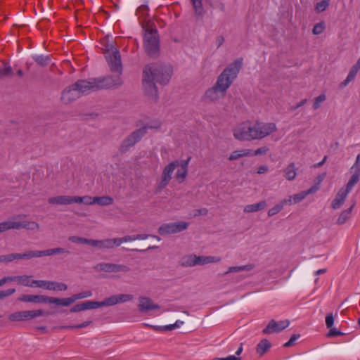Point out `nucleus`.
<instances>
[{"label":"nucleus","instance_id":"nucleus-10","mask_svg":"<svg viewBox=\"0 0 360 360\" xmlns=\"http://www.w3.org/2000/svg\"><path fill=\"white\" fill-rule=\"evenodd\" d=\"M44 314V312L42 309L20 311L10 314L8 319L12 322L28 321L43 316Z\"/></svg>","mask_w":360,"mask_h":360},{"label":"nucleus","instance_id":"nucleus-16","mask_svg":"<svg viewBox=\"0 0 360 360\" xmlns=\"http://www.w3.org/2000/svg\"><path fill=\"white\" fill-rule=\"evenodd\" d=\"M148 237H153L156 238L158 240H160V237L153 236V235H148V234H137V235H128L122 238H112V246L118 247L123 243L131 242L136 240H146Z\"/></svg>","mask_w":360,"mask_h":360},{"label":"nucleus","instance_id":"nucleus-50","mask_svg":"<svg viewBox=\"0 0 360 360\" xmlns=\"http://www.w3.org/2000/svg\"><path fill=\"white\" fill-rule=\"evenodd\" d=\"M13 75V70L11 66L4 65L1 68H0V77H11Z\"/></svg>","mask_w":360,"mask_h":360},{"label":"nucleus","instance_id":"nucleus-49","mask_svg":"<svg viewBox=\"0 0 360 360\" xmlns=\"http://www.w3.org/2000/svg\"><path fill=\"white\" fill-rule=\"evenodd\" d=\"M92 321H84L80 324H78V325H75V326H60V328L61 329H78V328H85V327H87L88 326H89L90 324H91Z\"/></svg>","mask_w":360,"mask_h":360},{"label":"nucleus","instance_id":"nucleus-36","mask_svg":"<svg viewBox=\"0 0 360 360\" xmlns=\"http://www.w3.org/2000/svg\"><path fill=\"white\" fill-rule=\"evenodd\" d=\"M289 202H291L290 200H284L283 199L278 204H277L276 205H275L274 207L271 208L269 210L268 215L269 217H272V216L276 214L277 213H278L279 212H281L282 210L284 205H286V203H289Z\"/></svg>","mask_w":360,"mask_h":360},{"label":"nucleus","instance_id":"nucleus-34","mask_svg":"<svg viewBox=\"0 0 360 360\" xmlns=\"http://www.w3.org/2000/svg\"><path fill=\"white\" fill-rule=\"evenodd\" d=\"M271 346V345L268 340L263 339L257 345V347H256L257 353L259 356H262L270 349Z\"/></svg>","mask_w":360,"mask_h":360},{"label":"nucleus","instance_id":"nucleus-55","mask_svg":"<svg viewBox=\"0 0 360 360\" xmlns=\"http://www.w3.org/2000/svg\"><path fill=\"white\" fill-rule=\"evenodd\" d=\"M15 288H10L6 290H0V300L4 299L15 293Z\"/></svg>","mask_w":360,"mask_h":360},{"label":"nucleus","instance_id":"nucleus-42","mask_svg":"<svg viewBox=\"0 0 360 360\" xmlns=\"http://www.w3.org/2000/svg\"><path fill=\"white\" fill-rule=\"evenodd\" d=\"M117 304V300L116 295H112L104 300L101 302V306L103 307H111Z\"/></svg>","mask_w":360,"mask_h":360},{"label":"nucleus","instance_id":"nucleus-58","mask_svg":"<svg viewBox=\"0 0 360 360\" xmlns=\"http://www.w3.org/2000/svg\"><path fill=\"white\" fill-rule=\"evenodd\" d=\"M82 311H84L82 303L77 304L70 309V311L72 313L79 312Z\"/></svg>","mask_w":360,"mask_h":360},{"label":"nucleus","instance_id":"nucleus-54","mask_svg":"<svg viewBox=\"0 0 360 360\" xmlns=\"http://www.w3.org/2000/svg\"><path fill=\"white\" fill-rule=\"evenodd\" d=\"M269 151V148L267 146H262L255 151L252 150L251 156L266 155Z\"/></svg>","mask_w":360,"mask_h":360},{"label":"nucleus","instance_id":"nucleus-7","mask_svg":"<svg viewBox=\"0 0 360 360\" xmlns=\"http://www.w3.org/2000/svg\"><path fill=\"white\" fill-rule=\"evenodd\" d=\"M144 49L150 56H155L159 52V37L156 30H147L144 35Z\"/></svg>","mask_w":360,"mask_h":360},{"label":"nucleus","instance_id":"nucleus-27","mask_svg":"<svg viewBox=\"0 0 360 360\" xmlns=\"http://www.w3.org/2000/svg\"><path fill=\"white\" fill-rule=\"evenodd\" d=\"M283 176L288 181H293L297 176V167L295 162L289 163L283 169Z\"/></svg>","mask_w":360,"mask_h":360},{"label":"nucleus","instance_id":"nucleus-56","mask_svg":"<svg viewBox=\"0 0 360 360\" xmlns=\"http://www.w3.org/2000/svg\"><path fill=\"white\" fill-rule=\"evenodd\" d=\"M351 169L354 170L355 173L360 174V154L357 155L355 163L352 167Z\"/></svg>","mask_w":360,"mask_h":360},{"label":"nucleus","instance_id":"nucleus-59","mask_svg":"<svg viewBox=\"0 0 360 360\" xmlns=\"http://www.w3.org/2000/svg\"><path fill=\"white\" fill-rule=\"evenodd\" d=\"M300 338V335H293L291 336L290 340L284 344V347H289L292 346L295 341L297 340Z\"/></svg>","mask_w":360,"mask_h":360},{"label":"nucleus","instance_id":"nucleus-26","mask_svg":"<svg viewBox=\"0 0 360 360\" xmlns=\"http://www.w3.org/2000/svg\"><path fill=\"white\" fill-rule=\"evenodd\" d=\"M179 264L184 267H193L198 266L197 255L189 254L183 256L179 260Z\"/></svg>","mask_w":360,"mask_h":360},{"label":"nucleus","instance_id":"nucleus-8","mask_svg":"<svg viewBox=\"0 0 360 360\" xmlns=\"http://www.w3.org/2000/svg\"><path fill=\"white\" fill-rule=\"evenodd\" d=\"M189 223L186 221H177L164 224L158 229L160 235H170L181 232L188 229Z\"/></svg>","mask_w":360,"mask_h":360},{"label":"nucleus","instance_id":"nucleus-39","mask_svg":"<svg viewBox=\"0 0 360 360\" xmlns=\"http://www.w3.org/2000/svg\"><path fill=\"white\" fill-rule=\"evenodd\" d=\"M113 203V198L110 196L94 197V204L107 206Z\"/></svg>","mask_w":360,"mask_h":360},{"label":"nucleus","instance_id":"nucleus-23","mask_svg":"<svg viewBox=\"0 0 360 360\" xmlns=\"http://www.w3.org/2000/svg\"><path fill=\"white\" fill-rule=\"evenodd\" d=\"M86 244L98 249L113 248L112 238H107L104 240L87 239Z\"/></svg>","mask_w":360,"mask_h":360},{"label":"nucleus","instance_id":"nucleus-62","mask_svg":"<svg viewBox=\"0 0 360 360\" xmlns=\"http://www.w3.org/2000/svg\"><path fill=\"white\" fill-rule=\"evenodd\" d=\"M342 333L337 330L336 328H331L330 329L327 336L328 337H334V336H338V335H341Z\"/></svg>","mask_w":360,"mask_h":360},{"label":"nucleus","instance_id":"nucleus-31","mask_svg":"<svg viewBox=\"0 0 360 360\" xmlns=\"http://www.w3.org/2000/svg\"><path fill=\"white\" fill-rule=\"evenodd\" d=\"M252 150L250 149H241L238 150L233 151L229 157V160L230 161L236 160L240 158L251 156Z\"/></svg>","mask_w":360,"mask_h":360},{"label":"nucleus","instance_id":"nucleus-14","mask_svg":"<svg viewBox=\"0 0 360 360\" xmlns=\"http://www.w3.org/2000/svg\"><path fill=\"white\" fill-rule=\"evenodd\" d=\"M32 276L28 275L4 276L0 280V286L4 285L7 282H16L23 286L33 287L34 280H32Z\"/></svg>","mask_w":360,"mask_h":360},{"label":"nucleus","instance_id":"nucleus-20","mask_svg":"<svg viewBox=\"0 0 360 360\" xmlns=\"http://www.w3.org/2000/svg\"><path fill=\"white\" fill-rule=\"evenodd\" d=\"M191 158L187 160L182 161L178 160V169L175 174L174 178L179 183H182L188 175V166L190 162Z\"/></svg>","mask_w":360,"mask_h":360},{"label":"nucleus","instance_id":"nucleus-41","mask_svg":"<svg viewBox=\"0 0 360 360\" xmlns=\"http://www.w3.org/2000/svg\"><path fill=\"white\" fill-rule=\"evenodd\" d=\"M359 174L354 172L345 189L348 191V192H350L354 186L359 181Z\"/></svg>","mask_w":360,"mask_h":360},{"label":"nucleus","instance_id":"nucleus-4","mask_svg":"<svg viewBox=\"0 0 360 360\" xmlns=\"http://www.w3.org/2000/svg\"><path fill=\"white\" fill-rule=\"evenodd\" d=\"M243 66V58H239L230 63L217 77L215 84L226 92L236 79Z\"/></svg>","mask_w":360,"mask_h":360},{"label":"nucleus","instance_id":"nucleus-57","mask_svg":"<svg viewBox=\"0 0 360 360\" xmlns=\"http://www.w3.org/2000/svg\"><path fill=\"white\" fill-rule=\"evenodd\" d=\"M334 323V318L332 314H328L326 317V325L327 328H330Z\"/></svg>","mask_w":360,"mask_h":360},{"label":"nucleus","instance_id":"nucleus-1","mask_svg":"<svg viewBox=\"0 0 360 360\" xmlns=\"http://www.w3.org/2000/svg\"><path fill=\"white\" fill-rule=\"evenodd\" d=\"M173 74L169 64H154L146 66L143 72V86L145 93L156 100L158 89L155 83L165 85L169 83Z\"/></svg>","mask_w":360,"mask_h":360},{"label":"nucleus","instance_id":"nucleus-60","mask_svg":"<svg viewBox=\"0 0 360 360\" xmlns=\"http://www.w3.org/2000/svg\"><path fill=\"white\" fill-rule=\"evenodd\" d=\"M207 213H208V210L205 207H203V208L195 210L194 212V216L195 217H198V216H200V215L205 216V215H207Z\"/></svg>","mask_w":360,"mask_h":360},{"label":"nucleus","instance_id":"nucleus-22","mask_svg":"<svg viewBox=\"0 0 360 360\" xmlns=\"http://www.w3.org/2000/svg\"><path fill=\"white\" fill-rule=\"evenodd\" d=\"M349 193V192H348V191H346L345 188H341L338 191L333 200L332 201L331 207L334 210L340 209L344 204Z\"/></svg>","mask_w":360,"mask_h":360},{"label":"nucleus","instance_id":"nucleus-53","mask_svg":"<svg viewBox=\"0 0 360 360\" xmlns=\"http://www.w3.org/2000/svg\"><path fill=\"white\" fill-rule=\"evenodd\" d=\"M69 241L76 244H86L87 239L79 236H70L68 238Z\"/></svg>","mask_w":360,"mask_h":360},{"label":"nucleus","instance_id":"nucleus-48","mask_svg":"<svg viewBox=\"0 0 360 360\" xmlns=\"http://www.w3.org/2000/svg\"><path fill=\"white\" fill-rule=\"evenodd\" d=\"M326 100V96L324 94L316 97L313 103L312 108L314 110H317L320 108L321 105Z\"/></svg>","mask_w":360,"mask_h":360},{"label":"nucleus","instance_id":"nucleus-37","mask_svg":"<svg viewBox=\"0 0 360 360\" xmlns=\"http://www.w3.org/2000/svg\"><path fill=\"white\" fill-rule=\"evenodd\" d=\"M194 9L195 15L198 18L202 17L204 13L202 0H191Z\"/></svg>","mask_w":360,"mask_h":360},{"label":"nucleus","instance_id":"nucleus-46","mask_svg":"<svg viewBox=\"0 0 360 360\" xmlns=\"http://www.w3.org/2000/svg\"><path fill=\"white\" fill-rule=\"evenodd\" d=\"M34 60L36 63L41 66L47 65L50 63V58L49 56H34Z\"/></svg>","mask_w":360,"mask_h":360},{"label":"nucleus","instance_id":"nucleus-3","mask_svg":"<svg viewBox=\"0 0 360 360\" xmlns=\"http://www.w3.org/2000/svg\"><path fill=\"white\" fill-rule=\"evenodd\" d=\"M276 131L277 127L274 122L246 121L234 129L233 136L239 141L260 140Z\"/></svg>","mask_w":360,"mask_h":360},{"label":"nucleus","instance_id":"nucleus-12","mask_svg":"<svg viewBox=\"0 0 360 360\" xmlns=\"http://www.w3.org/2000/svg\"><path fill=\"white\" fill-rule=\"evenodd\" d=\"M94 269L97 272L104 271L107 273H127L130 271V268L127 265L107 262L97 264Z\"/></svg>","mask_w":360,"mask_h":360},{"label":"nucleus","instance_id":"nucleus-43","mask_svg":"<svg viewBox=\"0 0 360 360\" xmlns=\"http://www.w3.org/2000/svg\"><path fill=\"white\" fill-rule=\"evenodd\" d=\"M330 2L328 0H322L316 3L315 6V11L316 13H321L325 11L329 6Z\"/></svg>","mask_w":360,"mask_h":360},{"label":"nucleus","instance_id":"nucleus-47","mask_svg":"<svg viewBox=\"0 0 360 360\" xmlns=\"http://www.w3.org/2000/svg\"><path fill=\"white\" fill-rule=\"evenodd\" d=\"M15 259H18L17 253H11L0 256V263H9Z\"/></svg>","mask_w":360,"mask_h":360},{"label":"nucleus","instance_id":"nucleus-52","mask_svg":"<svg viewBox=\"0 0 360 360\" xmlns=\"http://www.w3.org/2000/svg\"><path fill=\"white\" fill-rule=\"evenodd\" d=\"M73 295H74V297L75 299V301H77L78 300H82V299H84V298H87V297H91L92 296V292L91 290H86V291H82V292H80L79 293L75 294Z\"/></svg>","mask_w":360,"mask_h":360},{"label":"nucleus","instance_id":"nucleus-64","mask_svg":"<svg viewBox=\"0 0 360 360\" xmlns=\"http://www.w3.org/2000/svg\"><path fill=\"white\" fill-rule=\"evenodd\" d=\"M212 360H241L240 358L236 357L233 355L229 356L225 358H214Z\"/></svg>","mask_w":360,"mask_h":360},{"label":"nucleus","instance_id":"nucleus-33","mask_svg":"<svg viewBox=\"0 0 360 360\" xmlns=\"http://www.w3.org/2000/svg\"><path fill=\"white\" fill-rule=\"evenodd\" d=\"M266 205V204L265 201H261L258 203L248 205L244 207L243 212L246 213L255 212L263 210Z\"/></svg>","mask_w":360,"mask_h":360},{"label":"nucleus","instance_id":"nucleus-5","mask_svg":"<svg viewBox=\"0 0 360 360\" xmlns=\"http://www.w3.org/2000/svg\"><path fill=\"white\" fill-rule=\"evenodd\" d=\"M25 215L18 214L0 223V233L11 229L39 230V224L34 221L24 220Z\"/></svg>","mask_w":360,"mask_h":360},{"label":"nucleus","instance_id":"nucleus-61","mask_svg":"<svg viewBox=\"0 0 360 360\" xmlns=\"http://www.w3.org/2000/svg\"><path fill=\"white\" fill-rule=\"evenodd\" d=\"M84 204L86 205H94V197H91L89 195L84 196Z\"/></svg>","mask_w":360,"mask_h":360},{"label":"nucleus","instance_id":"nucleus-24","mask_svg":"<svg viewBox=\"0 0 360 360\" xmlns=\"http://www.w3.org/2000/svg\"><path fill=\"white\" fill-rule=\"evenodd\" d=\"M48 202L52 205H71L70 195H57L48 199Z\"/></svg>","mask_w":360,"mask_h":360},{"label":"nucleus","instance_id":"nucleus-25","mask_svg":"<svg viewBox=\"0 0 360 360\" xmlns=\"http://www.w3.org/2000/svg\"><path fill=\"white\" fill-rule=\"evenodd\" d=\"M360 69V60H359L349 70V72L346 79L340 84V88H344L349 84V82L353 81Z\"/></svg>","mask_w":360,"mask_h":360},{"label":"nucleus","instance_id":"nucleus-30","mask_svg":"<svg viewBox=\"0 0 360 360\" xmlns=\"http://www.w3.org/2000/svg\"><path fill=\"white\" fill-rule=\"evenodd\" d=\"M198 265H205L211 263H219L221 262V258L216 256H198L197 255Z\"/></svg>","mask_w":360,"mask_h":360},{"label":"nucleus","instance_id":"nucleus-13","mask_svg":"<svg viewBox=\"0 0 360 360\" xmlns=\"http://www.w3.org/2000/svg\"><path fill=\"white\" fill-rule=\"evenodd\" d=\"M34 286L44 288L48 290L65 291L68 285L64 283H59L46 280H34Z\"/></svg>","mask_w":360,"mask_h":360},{"label":"nucleus","instance_id":"nucleus-63","mask_svg":"<svg viewBox=\"0 0 360 360\" xmlns=\"http://www.w3.org/2000/svg\"><path fill=\"white\" fill-rule=\"evenodd\" d=\"M84 203V196H71V204Z\"/></svg>","mask_w":360,"mask_h":360},{"label":"nucleus","instance_id":"nucleus-11","mask_svg":"<svg viewBox=\"0 0 360 360\" xmlns=\"http://www.w3.org/2000/svg\"><path fill=\"white\" fill-rule=\"evenodd\" d=\"M178 160H174L167 165L162 172L160 180L158 184V188L160 190L165 188L172 179L174 171L177 167Z\"/></svg>","mask_w":360,"mask_h":360},{"label":"nucleus","instance_id":"nucleus-40","mask_svg":"<svg viewBox=\"0 0 360 360\" xmlns=\"http://www.w3.org/2000/svg\"><path fill=\"white\" fill-rule=\"evenodd\" d=\"M307 197L304 191L300 192L297 194L293 195L292 196H290L287 200H290L291 202L286 203V205H291L292 204H296L302 200H303Z\"/></svg>","mask_w":360,"mask_h":360},{"label":"nucleus","instance_id":"nucleus-15","mask_svg":"<svg viewBox=\"0 0 360 360\" xmlns=\"http://www.w3.org/2000/svg\"><path fill=\"white\" fill-rule=\"evenodd\" d=\"M226 94V92L224 90L214 84L213 86L206 90L203 99L205 101L214 102L224 98Z\"/></svg>","mask_w":360,"mask_h":360},{"label":"nucleus","instance_id":"nucleus-45","mask_svg":"<svg viewBox=\"0 0 360 360\" xmlns=\"http://www.w3.org/2000/svg\"><path fill=\"white\" fill-rule=\"evenodd\" d=\"M84 310L95 309L101 307V302L97 301H86L82 302Z\"/></svg>","mask_w":360,"mask_h":360},{"label":"nucleus","instance_id":"nucleus-9","mask_svg":"<svg viewBox=\"0 0 360 360\" xmlns=\"http://www.w3.org/2000/svg\"><path fill=\"white\" fill-rule=\"evenodd\" d=\"M75 84L80 96L99 90L97 78L80 79L75 82Z\"/></svg>","mask_w":360,"mask_h":360},{"label":"nucleus","instance_id":"nucleus-32","mask_svg":"<svg viewBox=\"0 0 360 360\" xmlns=\"http://www.w3.org/2000/svg\"><path fill=\"white\" fill-rule=\"evenodd\" d=\"M70 254V252L64 248H56L53 249H49L46 250H39V257L51 256L57 254Z\"/></svg>","mask_w":360,"mask_h":360},{"label":"nucleus","instance_id":"nucleus-18","mask_svg":"<svg viewBox=\"0 0 360 360\" xmlns=\"http://www.w3.org/2000/svg\"><path fill=\"white\" fill-rule=\"evenodd\" d=\"M80 97L79 91L75 86V84H72L68 88H66L63 92L61 95V101L63 103L65 104H68L78 98Z\"/></svg>","mask_w":360,"mask_h":360},{"label":"nucleus","instance_id":"nucleus-19","mask_svg":"<svg viewBox=\"0 0 360 360\" xmlns=\"http://www.w3.org/2000/svg\"><path fill=\"white\" fill-rule=\"evenodd\" d=\"M138 309L142 313H148L149 311L160 309V306L155 304L150 297L142 296L139 298Z\"/></svg>","mask_w":360,"mask_h":360},{"label":"nucleus","instance_id":"nucleus-51","mask_svg":"<svg viewBox=\"0 0 360 360\" xmlns=\"http://www.w3.org/2000/svg\"><path fill=\"white\" fill-rule=\"evenodd\" d=\"M324 30H325L324 22H320L314 26V27L312 29V33L315 35H318V34H321Z\"/></svg>","mask_w":360,"mask_h":360},{"label":"nucleus","instance_id":"nucleus-17","mask_svg":"<svg viewBox=\"0 0 360 360\" xmlns=\"http://www.w3.org/2000/svg\"><path fill=\"white\" fill-rule=\"evenodd\" d=\"M289 323L290 322L288 320L280 321L278 322L271 320L269 321L266 328L263 330V333L270 334L279 333L287 328L289 326Z\"/></svg>","mask_w":360,"mask_h":360},{"label":"nucleus","instance_id":"nucleus-38","mask_svg":"<svg viewBox=\"0 0 360 360\" xmlns=\"http://www.w3.org/2000/svg\"><path fill=\"white\" fill-rule=\"evenodd\" d=\"M39 255H40L39 250H36V251L29 250L24 253H17V258H18V259H30L34 257H40Z\"/></svg>","mask_w":360,"mask_h":360},{"label":"nucleus","instance_id":"nucleus-44","mask_svg":"<svg viewBox=\"0 0 360 360\" xmlns=\"http://www.w3.org/2000/svg\"><path fill=\"white\" fill-rule=\"evenodd\" d=\"M117 304L131 302L134 300V295L131 294H118L116 295Z\"/></svg>","mask_w":360,"mask_h":360},{"label":"nucleus","instance_id":"nucleus-28","mask_svg":"<svg viewBox=\"0 0 360 360\" xmlns=\"http://www.w3.org/2000/svg\"><path fill=\"white\" fill-rule=\"evenodd\" d=\"M354 207V204L352 205L348 209L341 212L336 221V224L338 225H342L345 224L351 218Z\"/></svg>","mask_w":360,"mask_h":360},{"label":"nucleus","instance_id":"nucleus-2","mask_svg":"<svg viewBox=\"0 0 360 360\" xmlns=\"http://www.w3.org/2000/svg\"><path fill=\"white\" fill-rule=\"evenodd\" d=\"M103 51L110 70L113 72H117L118 75L96 77L98 89L99 90L118 89L123 84L122 79L120 77L122 70L120 53L112 44H107L103 48Z\"/></svg>","mask_w":360,"mask_h":360},{"label":"nucleus","instance_id":"nucleus-6","mask_svg":"<svg viewBox=\"0 0 360 360\" xmlns=\"http://www.w3.org/2000/svg\"><path fill=\"white\" fill-rule=\"evenodd\" d=\"M160 127V124L159 123L147 124L133 131L123 140L120 146V150L122 153L127 151L141 139V138L148 132V129H158Z\"/></svg>","mask_w":360,"mask_h":360},{"label":"nucleus","instance_id":"nucleus-35","mask_svg":"<svg viewBox=\"0 0 360 360\" xmlns=\"http://www.w3.org/2000/svg\"><path fill=\"white\" fill-rule=\"evenodd\" d=\"M255 265L252 264H249L247 265L243 266H230L227 271L224 273V275L231 274V273H235V272H239L242 271H251L254 269Z\"/></svg>","mask_w":360,"mask_h":360},{"label":"nucleus","instance_id":"nucleus-21","mask_svg":"<svg viewBox=\"0 0 360 360\" xmlns=\"http://www.w3.org/2000/svg\"><path fill=\"white\" fill-rule=\"evenodd\" d=\"M18 300L25 302L51 304V297L45 295H22L18 297Z\"/></svg>","mask_w":360,"mask_h":360},{"label":"nucleus","instance_id":"nucleus-29","mask_svg":"<svg viewBox=\"0 0 360 360\" xmlns=\"http://www.w3.org/2000/svg\"><path fill=\"white\" fill-rule=\"evenodd\" d=\"M75 302L76 301L74 297V295L65 298H57L51 297V304H55L59 306L68 307Z\"/></svg>","mask_w":360,"mask_h":360}]
</instances>
